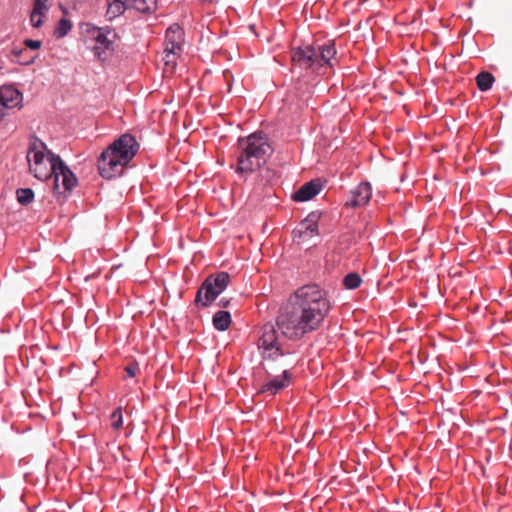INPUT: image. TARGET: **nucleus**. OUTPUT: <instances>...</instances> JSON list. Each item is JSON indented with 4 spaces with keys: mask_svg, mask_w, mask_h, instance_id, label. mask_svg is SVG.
I'll list each match as a JSON object with an SVG mask.
<instances>
[{
    "mask_svg": "<svg viewBox=\"0 0 512 512\" xmlns=\"http://www.w3.org/2000/svg\"><path fill=\"white\" fill-rule=\"evenodd\" d=\"M182 35V29L178 24L171 25L166 31L165 48L180 50L182 44Z\"/></svg>",
    "mask_w": 512,
    "mask_h": 512,
    "instance_id": "2eb2a0df",
    "label": "nucleus"
},
{
    "mask_svg": "<svg viewBox=\"0 0 512 512\" xmlns=\"http://www.w3.org/2000/svg\"><path fill=\"white\" fill-rule=\"evenodd\" d=\"M258 348L262 350V356L272 350H281L278 346L277 331L272 323L263 325L258 340Z\"/></svg>",
    "mask_w": 512,
    "mask_h": 512,
    "instance_id": "9b49d317",
    "label": "nucleus"
},
{
    "mask_svg": "<svg viewBox=\"0 0 512 512\" xmlns=\"http://www.w3.org/2000/svg\"><path fill=\"white\" fill-rule=\"evenodd\" d=\"M16 197L21 205L27 206L34 200V192L31 188H19L16 190Z\"/></svg>",
    "mask_w": 512,
    "mask_h": 512,
    "instance_id": "6ab92c4d",
    "label": "nucleus"
},
{
    "mask_svg": "<svg viewBox=\"0 0 512 512\" xmlns=\"http://www.w3.org/2000/svg\"><path fill=\"white\" fill-rule=\"evenodd\" d=\"M353 414H354V415H356V414H357L358 416H360V414H359V412H358V411H353Z\"/></svg>",
    "mask_w": 512,
    "mask_h": 512,
    "instance_id": "72a5a7b5",
    "label": "nucleus"
},
{
    "mask_svg": "<svg viewBox=\"0 0 512 512\" xmlns=\"http://www.w3.org/2000/svg\"><path fill=\"white\" fill-rule=\"evenodd\" d=\"M268 379L258 390L259 394L275 395L284 388H286L291 378L280 376V375H267Z\"/></svg>",
    "mask_w": 512,
    "mask_h": 512,
    "instance_id": "f8f14e48",
    "label": "nucleus"
},
{
    "mask_svg": "<svg viewBox=\"0 0 512 512\" xmlns=\"http://www.w3.org/2000/svg\"><path fill=\"white\" fill-rule=\"evenodd\" d=\"M35 60V57L29 59V60H25V61H18L21 65H30L34 62Z\"/></svg>",
    "mask_w": 512,
    "mask_h": 512,
    "instance_id": "2f4dec72",
    "label": "nucleus"
},
{
    "mask_svg": "<svg viewBox=\"0 0 512 512\" xmlns=\"http://www.w3.org/2000/svg\"><path fill=\"white\" fill-rule=\"evenodd\" d=\"M5 116H6L5 111L4 110H0V121H2Z\"/></svg>",
    "mask_w": 512,
    "mask_h": 512,
    "instance_id": "473e14b6",
    "label": "nucleus"
},
{
    "mask_svg": "<svg viewBox=\"0 0 512 512\" xmlns=\"http://www.w3.org/2000/svg\"><path fill=\"white\" fill-rule=\"evenodd\" d=\"M72 28V24L69 20L62 18L54 31V34L57 38L65 37Z\"/></svg>",
    "mask_w": 512,
    "mask_h": 512,
    "instance_id": "412c9836",
    "label": "nucleus"
},
{
    "mask_svg": "<svg viewBox=\"0 0 512 512\" xmlns=\"http://www.w3.org/2000/svg\"><path fill=\"white\" fill-rule=\"evenodd\" d=\"M24 50L21 49V48H14L12 50V54L15 56V57H20L22 54H23Z\"/></svg>",
    "mask_w": 512,
    "mask_h": 512,
    "instance_id": "c756f323",
    "label": "nucleus"
},
{
    "mask_svg": "<svg viewBox=\"0 0 512 512\" xmlns=\"http://www.w3.org/2000/svg\"><path fill=\"white\" fill-rule=\"evenodd\" d=\"M24 44H25L28 48H30V49H32V50H37V49H39V48L41 47V45H42L41 41H39V40H32V39H26V40L24 41Z\"/></svg>",
    "mask_w": 512,
    "mask_h": 512,
    "instance_id": "a878e982",
    "label": "nucleus"
},
{
    "mask_svg": "<svg viewBox=\"0 0 512 512\" xmlns=\"http://www.w3.org/2000/svg\"><path fill=\"white\" fill-rule=\"evenodd\" d=\"M31 24L35 28H39L42 25V16H33V13L31 12L30 15Z\"/></svg>",
    "mask_w": 512,
    "mask_h": 512,
    "instance_id": "bb28decb",
    "label": "nucleus"
},
{
    "mask_svg": "<svg viewBox=\"0 0 512 512\" xmlns=\"http://www.w3.org/2000/svg\"><path fill=\"white\" fill-rule=\"evenodd\" d=\"M29 171L35 178L45 181L51 176L59 177L62 174L63 181L70 184L74 180V174L62 159L49 151L44 142L34 139L27 152ZM58 181V179H56Z\"/></svg>",
    "mask_w": 512,
    "mask_h": 512,
    "instance_id": "f03ea898",
    "label": "nucleus"
},
{
    "mask_svg": "<svg viewBox=\"0 0 512 512\" xmlns=\"http://www.w3.org/2000/svg\"><path fill=\"white\" fill-rule=\"evenodd\" d=\"M336 55L333 44L311 46L306 45L295 49L292 60L302 68L312 69L324 74L327 67H332V60Z\"/></svg>",
    "mask_w": 512,
    "mask_h": 512,
    "instance_id": "39448f33",
    "label": "nucleus"
},
{
    "mask_svg": "<svg viewBox=\"0 0 512 512\" xmlns=\"http://www.w3.org/2000/svg\"><path fill=\"white\" fill-rule=\"evenodd\" d=\"M361 283V277L357 273H354V289L358 288L361 285Z\"/></svg>",
    "mask_w": 512,
    "mask_h": 512,
    "instance_id": "c85d7f7f",
    "label": "nucleus"
},
{
    "mask_svg": "<svg viewBox=\"0 0 512 512\" xmlns=\"http://www.w3.org/2000/svg\"><path fill=\"white\" fill-rule=\"evenodd\" d=\"M107 14L111 18L121 15L126 9L140 13H152L157 9V0H107Z\"/></svg>",
    "mask_w": 512,
    "mask_h": 512,
    "instance_id": "1a4fd4ad",
    "label": "nucleus"
},
{
    "mask_svg": "<svg viewBox=\"0 0 512 512\" xmlns=\"http://www.w3.org/2000/svg\"><path fill=\"white\" fill-rule=\"evenodd\" d=\"M48 0H35L34 7L32 10L33 16H45L47 13L49 6L47 4Z\"/></svg>",
    "mask_w": 512,
    "mask_h": 512,
    "instance_id": "4be33fe9",
    "label": "nucleus"
},
{
    "mask_svg": "<svg viewBox=\"0 0 512 512\" xmlns=\"http://www.w3.org/2000/svg\"><path fill=\"white\" fill-rule=\"evenodd\" d=\"M23 96L12 85H4L0 87V105L6 108L21 107Z\"/></svg>",
    "mask_w": 512,
    "mask_h": 512,
    "instance_id": "ddd939ff",
    "label": "nucleus"
},
{
    "mask_svg": "<svg viewBox=\"0 0 512 512\" xmlns=\"http://www.w3.org/2000/svg\"><path fill=\"white\" fill-rule=\"evenodd\" d=\"M138 151V143L130 134H123L104 150L98 160L100 175L106 179L120 175Z\"/></svg>",
    "mask_w": 512,
    "mask_h": 512,
    "instance_id": "7ed1b4c3",
    "label": "nucleus"
},
{
    "mask_svg": "<svg viewBox=\"0 0 512 512\" xmlns=\"http://www.w3.org/2000/svg\"><path fill=\"white\" fill-rule=\"evenodd\" d=\"M53 177H54V192L57 194H63L67 191H71L72 188L77 184V178L75 176H74L73 182L70 184H66V185H65V182L63 181L62 174L59 175V177L57 178L58 181H56V176H53Z\"/></svg>",
    "mask_w": 512,
    "mask_h": 512,
    "instance_id": "aec40b11",
    "label": "nucleus"
},
{
    "mask_svg": "<svg viewBox=\"0 0 512 512\" xmlns=\"http://www.w3.org/2000/svg\"><path fill=\"white\" fill-rule=\"evenodd\" d=\"M344 285L347 289H352V272L348 273L344 278Z\"/></svg>",
    "mask_w": 512,
    "mask_h": 512,
    "instance_id": "cd10ccee",
    "label": "nucleus"
},
{
    "mask_svg": "<svg viewBox=\"0 0 512 512\" xmlns=\"http://www.w3.org/2000/svg\"><path fill=\"white\" fill-rule=\"evenodd\" d=\"M240 154L238 156V173H252L261 168L272 154V147L268 139L260 134L253 133L246 138L238 140Z\"/></svg>",
    "mask_w": 512,
    "mask_h": 512,
    "instance_id": "20e7f679",
    "label": "nucleus"
},
{
    "mask_svg": "<svg viewBox=\"0 0 512 512\" xmlns=\"http://www.w3.org/2000/svg\"><path fill=\"white\" fill-rule=\"evenodd\" d=\"M229 302H230V301H229L228 299H226V298H222V299H220V301H219V306H220V307H224V308H225V307H227V306L229 305Z\"/></svg>",
    "mask_w": 512,
    "mask_h": 512,
    "instance_id": "7c9ffc66",
    "label": "nucleus"
},
{
    "mask_svg": "<svg viewBox=\"0 0 512 512\" xmlns=\"http://www.w3.org/2000/svg\"><path fill=\"white\" fill-rule=\"evenodd\" d=\"M177 51L178 50L165 48L163 60H164L166 66H171L172 68H174V66L176 64L175 56L177 54Z\"/></svg>",
    "mask_w": 512,
    "mask_h": 512,
    "instance_id": "5701e85b",
    "label": "nucleus"
},
{
    "mask_svg": "<svg viewBox=\"0 0 512 512\" xmlns=\"http://www.w3.org/2000/svg\"><path fill=\"white\" fill-rule=\"evenodd\" d=\"M320 216L321 214L317 211L308 214L293 231L294 241L303 245L313 244V239L318 236V222Z\"/></svg>",
    "mask_w": 512,
    "mask_h": 512,
    "instance_id": "9d476101",
    "label": "nucleus"
},
{
    "mask_svg": "<svg viewBox=\"0 0 512 512\" xmlns=\"http://www.w3.org/2000/svg\"><path fill=\"white\" fill-rule=\"evenodd\" d=\"M297 357L290 352L272 350L263 355L262 366L267 375H280L291 378V371L297 365Z\"/></svg>",
    "mask_w": 512,
    "mask_h": 512,
    "instance_id": "0eeeda50",
    "label": "nucleus"
},
{
    "mask_svg": "<svg viewBox=\"0 0 512 512\" xmlns=\"http://www.w3.org/2000/svg\"><path fill=\"white\" fill-rule=\"evenodd\" d=\"M321 184L317 181H310L304 184L297 192L294 193L293 199L297 202H305L312 199L321 191Z\"/></svg>",
    "mask_w": 512,
    "mask_h": 512,
    "instance_id": "4468645a",
    "label": "nucleus"
},
{
    "mask_svg": "<svg viewBox=\"0 0 512 512\" xmlns=\"http://www.w3.org/2000/svg\"><path fill=\"white\" fill-rule=\"evenodd\" d=\"M330 309L326 292L316 284L300 287L277 317V326L289 339L319 327Z\"/></svg>",
    "mask_w": 512,
    "mask_h": 512,
    "instance_id": "f257e3e1",
    "label": "nucleus"
},
{
    "mask_svg": "<svg viewBox=\"0 0 512 512\" xmlns=\"http://www.w3.org/2000/svg\"><path fill=\"white\" fill-rule=\"evenodd\" d=\"M213 326L219 331H225L231 324V315L227 311H218L213 316Z\"/></svg>",
    "mask_w": 512,
    "mask_h": 512,
    "instance_id": "f3484780",
    "label": "nucleus"
},
{
    "mask_svg": "<svg viewBox=\"0 0 512 512\" xmlns=\"http://www.w3.org/2000/svg\"><path fill=\"white\" fill-rule=\"evenodd\" d=\"M138 370H139V365L136 362H133V363H131L128 366L125 367V372L127 373V375L129 377L136 376Z\"/></svg>",
    "mask_w": 512,
    "mask_h": 512,
    "instance_id": "393cba45",
    "label": "nucleus"
},
{
    "mask_svg": "<svg viewBox=\"0 0 512 512\" xmlns=\"http://www.w3.org/2000/svg\"><path fill=\"white\" fill-rule=\"evenodd\" d=\"M111 426L114 429H119L123 425L121 408L116 409L111 415Z\"/></svg>",
    "mask_w": 512,
    "mask_h": 512,
    "instance_id": "b1692460",
    "label": "nucleus"
},
{
    "mask_svg": "<svg viewBox=\"0 0 512 512\" xmlns=\"http://www.w3.org/2000/svg\"><path fill=\"white\" fill-rule=\"evenodd\" d=\"M494 76L489 72H481L476 77V83L481 91L489 90L494 82Z\"/></svg>",
    "mask_w": 512,
    "mask_h": 512,
    "instance_id": "a211bd4d",
    "label": "nucleus"
},
{
    "mask_svg": "<svg viewBox=\"0 0 512 512\" xmlns=\"http://www.w3.org/2000/svg\"><path fill=\"white\" fill-rule=\"evenodd\" d=\"M82 33L86 45L101 61L106 59V52L112 49L116 34L109 28H100L92 24L82 26Z\"/></svg>",
    "mask_w": 512,
    "mask_h": 512,
    "instance_id": "423d86ee",
    "label": "nucleus"
},
{
    "mask_svg": "<svg viewBox=\"0 0 512 512\" xmlns=\"http://www.w3.org/2000/svg\"><path fill=\"white\" fill-rule=\"evenodd\" d=\"M372 196L370 183L362 182L354 189V207L366 205Z\"/></svg>",
    "mask_w": 512,
    "mask_h": 512,
    "instance_id": "dca6fc26",
    "label": "nucleus"
},
{
    "mask_svg": "<svg viewBox=\"0 0 512 512\" xmlns=\"http://www.w3.org/2000/svg\"><path fill=\"white\" fill-rule=\"evenodd\" d=\"M229 282L230 275L226 272L210 275L198 290L196 303L204 307L209 306L226 289Z\"/></svg>",
    "mask_w": 512,
    "mask_h": 512,
    "instance_id": "6e6552de",
    "label": "nucleus"
}]
</instances>
